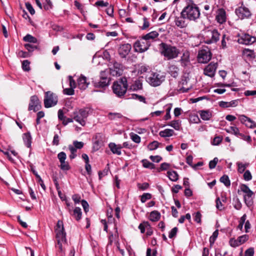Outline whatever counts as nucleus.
Returning <instances> with one entry per match:
<instances>
[{"instance_id":"nucleus-1","label":"nucleus","mask_w":256,"mask_h":256,"mask_svg":"<svg viewBox=\"0 0 256 256\" xmlns=\"http://www.w3.org/2000/svg\"><path fill=\"white\" fill-rule=\"evenodd\" d=\"M160 54L168 60L177 58L180 53L179 50L176 46L164 42L160 44Z\"/></svg>"},{"instance_id":"nucleus-2","label":"nucleus","mask_w":256,"mask_h":256,"mask_svg":"<svg viewBox=\"0 0 256 256\" xmlns=\"http://www.w3.org/2000/svg\"><path fill=\"white\" fill-rule=\"evenodd\" d=\"M181 14L190 20H195L200 17V12L195 4H188L182 10Z\"/></svg>"},{"instance_id":"nucleus-3","label":"nucleus","mask_w":256,"mask_h":256,"mask_svg":"<svg viewBox=\"0 0 256 256\" xmlns=\"http://www.w3.org/2000/svg\"><path fill=\"white\" fill-rule=\"evenodd\" d=\"M128 82L126 77H122L118 81L114 82L112 86L114 92L118 96H124L128 89Z\"/></svg>"},{"instance_id":"nucleus-4","label":"nucleus","mask_w":256,"mask_h":256,"mask_svg":"<svg viewBox=\"0 0 256 256\" xmlns=\"http://www.w3.org/2000/svg\"><path fill=\"white\" fill-rule=\"evenodd\" d=\"M89 114V110L88 108H83L76 110L70 115L74 120L79 123L81 126L86 124V120Z\"/></svg>"},{"instance_id":"nucleus-5","label":"nucleus","mask_w":256,"mask_h":256,"mask_svg":"<svg viewBox=\"0 0 256 256\" xmlns=\"http://www.w3.org/2000/svg\"><path fill=\"white\" fill-rule=\"evenodd\" d=\"M220 34L216 30H208L206 32L204 38L205 43L211 44L216 43L220 40Z\"/></svg>"},{"instance_id":"nucleus-6","label":"nucleus","mask_w":256,"mask_h":256,"mask_svg":"<svg viewBox=\"0 0 256 256\" xmlns=\"http://www.w3.org/2000/svg\"><path fill=\"white\" fill-rule=\"evenodd\" d=\"M165 80V76L159 72H152L148 78V82L153 86H160Z\"/></svg>"},{"instance_id":"nucleus-7","label":"nucleus","mask_w":256,"mask_h":256,"mask_svg":"<svg viewBox=\"0 0 256 256\" xmlns=\"http://www.w3.org/2000/svg\"><path fill=\"white\" fill-rule=\"evenodd\" d=\"M150 46V42L146 40L143 37H142L140 40H138L134 42V48L136 52L142 53L146 51L149 48Z\"/></svg>"},{"instance_id":"nucleus-8","label":"nucleus","mask_w":256,"mask_h":256,"mask_svg":"<svg viewBox=\"0 0 256 256\" xmlns=\"http://www.w3.org/2000/svg\"><path fill=\"white\" fill-rule=\"evenodd\" d=\"M58 102V96L50 91L45 93L44 105L46 108L54 106Z\"/></svg>"},{"instance_id":"nucleus-9","label":"nucleus","mask_w":256,"mask_h":256,"mask_svg":"<svg viewBox=\"0 0 256 256\" xmlns=\"http://www.w3.org/2000/svg\"><path fill=\"white\" fill-rule=\"evenodd\" d=\"M240 188L241 191L245 194L244 196L245 204L247 206H250L253 204L252 196L254 194V192L246 184H242Z\"/></svg>"},{"instance_id":"nucleus-10","label":"nucleus","mask_w":256,"mask_h":256,"mask_svg":"<svg viewBox=\"0 0 256 256\" xmlns=\"http://www.w3.org/2000/svg\"><path fill=\"white\" fill-rule=\"evenodd\" d=\"M211 58L212 54L209 50H202L198 52V60L200 63H206Z\"/></svg>"},{"instance_id":"nucleus-11","label":"nucleus","mask_w":256,"mask_h":256,"mask_svg":"<svg viewBox=\"0 0 256 256\" xmlns=\"http://www.w3.org/2000/svg\"><path fill=\"white\" fill-rule=\"evenodd\" d=\"M58 158L60 162V168L62 170H68L70 168L68 162L66 161V155L64 152H62L58 154Z\"/></svg>"},{"instance_id":"nucleus-12","label":"nucleus","mask_w":256,"mask_h":256,"mask_svg":"<svg viewBox=\"0 0 256 256\" xmlns=\"http://www.w3.org/2000/svg\"><path fill=\"white\" fill-rule=\"evenodd\" d=\"M238 42L240 44L246 45L252 44L256 42V37L252 36L248 34H242L238 39Z\"/></svg>"},{"instance_id":"nucleus-13","label":"nucleus","mask_w":256,"mask_h":256,"mask_svg":"<svg viewBox=\"0 0 256 256\" xmlns=\"http://www.w3.org/2000/svg\"><path fill=\"white\" fill-rule=\"evenodd\" d=\"M109 69L110 73L112 76H120L122 74V66L117 62H114Z\"/></svg>"},{"instance_id":"nucleus-14","label":"nucleus","mask_w":256,"mask_h":256,"mask_svg":"<svg viewBox=\"0 0 256 256\" xmlns=\"http://www.w3.org/2000/svg\"><path fill=\"white\" fill-rule=\"evenodd\" d=\"M236 16L240 19L248 18L251 16V13L248 8L245 6H240L235 10Z\"/></svg>"},{"instance_id":"nucleus-15","label":"nucleus","mask_w":256,"mask_h":256,"mask_svg":"<svg viewBox=\"0 0 256 256\" xmlns=\"http://www.w3.org/2000/svg\"><path fill=\"white\" fill-rule=\"evenodd\" d=\"M106 72L100 73V80L98 82H94V85L97 88H104L109 84L110 80L105 76Z\"/></svg>"},{"instance_id":"nucleus-16","label":"nucleus","mask_w":256,"mask_h":256,"mask_svg":"<svg viewBox=\"0 0 256 256\" xmlns=\"http://www.w3.org/2000/svg\"><path fill=\"white\" fill-rule=\"evenodd\" d=\"M41 108L40 102L36 96H33L30 98L28 110H33L34 112L38 110Z\"/></svg>"},{"instance_id":"nucleus-17","label":"nucleus","mask_w":256,"mask_h":256,"mask_svg":"<svg viewBox=\"0 0 256 256\" xmlns=\"http://www.w3.org/2000/svg\"><path fill=\"white\" fill-rule=\"evenodd\" d=\"M217 66V63L210 62L204 68V74L211 78L214 76Z\"/></svg>"},{"instance_id":"nucleus-18","label":"nucleus","mask_w":256,"mask_h":256,"mask_svg":"<svg viewBox=\"0 0 256 256\" xmlns=\"http://www.w3.org/2000/svg\"><path fill=\"white\" fill-rule=\"evenodd\" d=\"M131 48V45L129 44H122L118 48V54L121 58H125L130 53Z\"/></svg>"},{"instance_id":"nucleus-19","label":"nucleus","mask_w":256,"mask_h":256,"mask_svg":"<svg viewBox=\"0 0 256 256\" xmlns=\"http://www.w3.org/2000/svg\"><path fill=\"white\" fill-rule=\"evenodd\" d=\"M77 84L78 88L81 90H84L90 84V82L88 81L87 78L83 75H81L77 80Z\"/></svg>"},{"instance_id":"nucleus-20","label":"nucleus","mask_w":256,"mask_h":256,"mask_svg":"<svg viewBox=\"0 0 256 256\" xmlns=\"http://www.w3.org/2000/svg\"><path fill=\"white\" fill-rule=\"evenodd\" d=\"M226 12L224 9L220 8L217 11V14L216 17V21L220 24H222L226 21Z\"/></svg>"},{"instance_id":"nucleus-21","label":"nucleus","mask_w":256,"mask_h":256,"mask_svg":"<svg viewBox=\"0 0 256 256\" xmlns=\"http://www.w3.org/2000/svg\"><path fill=\"white\" fill-rule=\"evenodd\" d=\"M55 232L56 234V237L66 236V234L64 230V224L62 221L58 220L55 228Z\"/></svg>"},{"instance_id":"nucleus-22","label":"nucleus","mask_w":256,"mask_h":256,"mask_svg":"<svg viewBox=\"0 0 256 256\" xmlns=\"http://www.w3.org/2000/svg\"><path fill=\"white\" fill-rule=\"evenodd\" d=\"M108 146L113 154H116L118 155L121 154V149L122 148V145H117L114 143L111 142L109 144Z\"/></svg>"},{"instance_id":"nucleus-23","label":"nucleus","mask_w":256,"mask_h":256,"mask_svg":"<svg viewBox=\"0 0 256 256\" xmlns=\"http://www.w3.org/2000/svg\"><path fill=\"white\" fill-rule=\"evenodd\" d=\"M179 69L178 67L174 64H170L168 68V72L174 78L178 76V74Z\"/></svg>"},{"instance_id":"nucleus-24","label":"nucleus","mask_w":256,"mask_h":256,"mask_svg":"<svg viewBox=\"0 0 256 256\" xmlns=\"http://www.w3.org/2000/svg\"><path fill=\"white\" fill-rule=\"evenodd\" d=\"M186 18H184L180 14V16H176L174 19V22L176 26L180 28H184L186 26V24L184 19Z\"/></svg>"},{"instance_id":"nucleus-25","label":"nucleus","mask_w":256,"mask_h":256,"mask_svg":"<svg viewBox=\"0 0 256 256\" xmlns=\"http://www.w3.org/2000/svg\"><path fill=\"white\" fill-rule=\"evenodd\" d=\"M180 62L182 66H186L190 62V53L188 51L184 52L180 58Z\"/></svg>"},{"instance_id":"nucleus-26","label":"nucleus","mask_w":256,"mask_h":256,"mask_svg":"<svg viewBox=\"0 0 256 256\" xmlns=\"http://www.w3.org/2000/svg\"><path fill=\"white\" fill-rule=\"evenodd\" d=\"M159 35V34L156 31H152L151 32L144 36H143L142 37L144 39H145L147 41H149V40H154L156 38H158Z\"/></svg>"},{"instance_id":"nucleus-27","label":"nucleus","mask_w":256,"mask_h":256,"mask_svg":"<svg viewBox=\"0 0 256 256\" xmlns=\"http://www.w3.org/2000/svg\"><path fill=\"white\" fill-rule=\"evenodd\" d=\"M57 241L56 246L58 248L60 252H62V244L66 242V236H62L60 237H56Z\"/></svg>"},{"instance_id":"nucleus-28","label":"nucleus","mask_w":256,"mask_h":256,"mask_svg":"<svg viewBox=\"0 0 256 256\" xmlns=\"http://www.w3.org/2000/svg\"><path fill=\"white\" fill-rule=\"evenodd\" d=\"M160 218V213L157 210L152 212L150 215V220L152 222H157Z\"/></svg>"},{"instance_id":"nucleus-29","label":"nucleus","mask_w":256,"mask_h":256,"mask_svg":"<svg viewBox=\"0 0 256 256\" xmlns=\"http://www.w3.org/2000/svg\"><path fill=\"white\" fill-rule=\"evenodd\" d=\"M201 118L204 120H208L212 116V112L208 110H202L200 112Z\"/></svg>"},{"instance_id":"nucleus-30","label":"nucleus","mask_w":256,"mask_h":256,"mask_svg":"<svg viewBox=\"0 0 256 256\" xmlns=\"http://www.w3.org/2000/svg\"><path fill=\"white\" fill-rule=\"evenodd\" d=\"M174 131L172 129H166L160 132L159 134L162 137H170L173 135Z\"/></svg>"},{"instance_id":"nucleus-31","label":"nucleus","mask_w":256,"mask_h":256,"mask_svg":"<svg viewBox=\"0 0 256 256\" xmlns=\"http://www.w3.org/2000/svg\"><path fill=\"white\" fill-rule=\"evenodd\" d=\"M142 84L140 80H136L134 84L131 86L130 89L133 90H138L142 89Z\"/></svg>"},{"instance_id":"nucleus-32","label":"nucleus","mask_w":256,"mask_h":256,"mask_svg":"<svg viewBox=\"0 0 256 256\" xmlns=\"http://www.w3.org/2000/svg\"><path fill=\"white\" fill-rule=\"evenodd\" d=\"M168 176L170 180L173 182H176L178 178V173L174 170L168 172Z\"/></svg>"},{"instance_id":"nucleus-33","label":"nucleus","mask_w":256,"mask_h":256,"mask_svg":"<svg viewBox=\"0 0 256 256\" xmlns=\"http://www.w3.org/2000/svg\"><path fill=\"white\" fill-rule=\"evenodd\" d=\"M82 214L81 209L78 207H76L74 210L72 215L76 220H79L82 218Z\"/></svg>"},{"instance_id":"nucleus-34","label":"nucleus","mask_w":256,"mask_h":256,"mask_svg":"<svg viewBox=\"0 0 256 256\" xmlns=\"http://www.w3.org/2000/svg\"><path fill=\"white\" fill-rule=\"evenodd\" d=\"M181 122L179 120H174L170 122L168 126H170L176 130H179L180 127Z\"/></svg>"},{"instance_id":"nucleus-35","label":"nucleus","mask_w":256,"mask_h":256,"mask_svg":"<svg viewBox=\"0 0 256 256\" xmlns=\"http://www.w3.org/2000/svg\"><path fill=\"white\" fill-rule=\"evenodd\" d=\"M24 40L26 42H30V43H34V44H36L38 43V40L36 38L32 36V35L30 34H26L24 38Z\"/></svg>"},{"instance_id":"nucleus-36","label":"nucleus","mask_w":256,"mask_h":256,"mask_svg":"<svg viewBox=\"0 0 256 256\" xmlns=\"http://www.w3.org/2000/svg\"><path fill=\"white\" fill-rule=\"evenodd\" d=\"M141 162L142 164V166L145 168L151 170L155 168L154 164L146 159L142 160Z\"/></svg>"},{"instance_id":"nucleus-37","label":"nucleus","mask_w":256,"mask_h":256,"mask_svg":"<svg viewBox=\"0 0 256 256\" xmlns=\"http://www.w3.org/2000/svg\"><path fill=\"white\" fill-rule=\"evenodd\" d=\"M23 139L26 146L29 148L31 145V136L29 134H24Z\"/></svg>"},{"instance_id":"nucleus-38","label":"nucleus","mask_w":256,"mask_h":256,"mask_svg":"<svg viewBox=\"0 0 256 256\" xmlns=\"http://www.w3.org/2000/svg\"><path fill=\"white\" fill-rule=\"evenodd\" d=\"M236 164L238 166V172L241 174L244 172L245 169L249 164L248 163L242 164L240 162H237Z\"/></svg>"},{"instance_id":"nucleus-39","label":"nucleus","mask_w":256,"mask_h":256,"mask_svg":"<svg viewBox=\"0 0 256 256\" xmlns=\"http://www.w3.org/2000/svg\"><path fill=\"white\" fill-rule=\"evenodd\" d=\"M220 182L223 183L226 186H229L230 185V182L228 176L224 175L222 176L220 178Z\"/></svg>"},{"instance_id":"nucleus-40","label":"nucleus","mask_w":256,"mask_h":256,"mask_svg":"<svg viewBox=\"0 0 256 256\" xmlns=\"http://www.w3.org/2000/svg\"><path fill=\"white\" fill-rule=\"evenodd\" d=\"M68 149L70 152V159H74L76 156V152L77 150L74 146L72 145H70L68 146Z\"/></svg>"},{"instance_id":"nucleus-41","label":"nucleus","mask_w":256,"mask_h":256,"mask_svg":"<svg viewBox=\"0 0 256 256\" xmlns=\"http://www.w3.org/2000/svg\"><path fill=\"white\" fill-rule=\"evenodd\" d=\"M44 8L46 10H48L52 8V4L50 0H45L43 4Z\"/></svg>"},{"instance_id":"nucleus-42","label":"nucleus","mask_w":256,"mask_h":256,"mask_svg":"<svg viewBox=\"0 0 256 256\" xmlns=\"http://www.w3.org/2000/svg\"><path fill=\"white\" fill-rule=\"evenodd\" d=\"M243 54L246 57L248 58H254V51L249 49H245L243 51Z\"/></svg>"},{"instance_id":"nucleus-43","label":"nucleus","mask_w":256,"mask_h":256,"mask_svg":"<svg viewBox=\"0 0 256 256\" xmlns=\"http://www.w3.org/2000/svg\"><path fill=\"white\" fill-rule=\"evenodd\" d=\"M131 98L134 100H137L140 102H143L144 103L146 102L145 98L142 96H139L137 94H132Z\"/></svg>"},{"instance_id":"nucleus-44","label":"nucleus","mask_w":256,"mask_h":256,"mask_svg":"<svg viewBox=\"0 0 256 256\" xmlns=\"http://www.w3.org/2000/svg\"><path fill=\"white\" fill-rule=\"evenodd\" d=\"M131 139L136 143L139 144L140 142V138L137 134L134 133L130 134Z\"/></svg>"},{"instance_id":"nucleus-45","label":"nucleus","mask_w":256,"mask_h":256,"mask_svg":"<svg viewBox=\"0 0 256 256\" xmlns=\"http://www.w3.org/2000/svg\"><path fill=\"white\" fill-rule=\"evenodd\" d=\"M159 145V143L157 141H154L150 143L148 146V148L150 150H153L156 149Z\"/></svg>"},{"instance_id":"nucleus-46","label":"nucleus","mask_w":256,"mask_h":256,"mask_svg":"<svg viewBox=\"0 0 256 256\" xmlns=\"http://www.w3.org/2000/svg\"><path fill=\"white\" fill-rule=\"evenodd\" d=\"M30 62L28 60H24L22 64V68L24 71L28 72L30 70Z\"/></svg>"},{"instance_id":"nucleus-47","label":"nucleus","mask_w":256,"mask_h":256,"mask_svg":"<svg viewBox=\"0 0 256 256\" xmlns=\"http://www.w3.org/2000/svg\"><path fill=\"white\" fill-rule=\"evenodd\" d=\"M238 242L240 245L245 242L248 239V236L247 234H244L238 238Z\"/></svg>"},{"instance_id":"nucleus-48","label":"nucleus","mask_w":256,"mask_h":256,"mask_svg":"<svg viewBox=\"0 0 256 256\" xmlns=\"http://www.w3.org/2000/svg\"><path fill=\"white\" fill-rule=\"evenodd\" d=\"M152 195L149 193H144L142 196L140 198V201L144 203L147 200L150 199Z\"/></svg>"},{"instance_id":"nucleus-49","label":"nucleus","mask_w":256,"mask_h":256,"mask_svg":"<svg viewBox=\"0 0 256 256\" xmlns=\"http://www.w3.org/2000/svg\"><path fill=\"white\" fill-rule=\"evenodd\" d=\"M246 124V126L249 128H256V123L251 120L250 118H248Z\"/></svg>"},{"instance_id":"nucleus-50","label":"nucleus","mask_w":256,"mask_h":256,"mask_svg":"<svg viewBox=\"0 0 256 256\" xmlns=\"http://www.w3.org/2000/svg\"><path fill=\"white\" fill-rule=\"evenodd\" d=\"M108 118L110 120H114L116 118H122V116L120 113H112L110 112L108 114Z\"/></svg>"},{"instance_id":"nucleus-51","label":"nucleus","mask_w":256,"mask_h":256,"mask_svg":"<svg viewBox=\"0 0 256 256\" xmlns=\"http://www.w3.org/2000/svg\"><path fill=\"white\" fill-rule=\"evenodd\" d=\"M218 234V230H216L210 238V244H214L217 238Z\"/></svg>"},{"instance_id":"nucleus-52","label":"nucleus","mask_w":256,"mask_h":256,"mask_svg":"<svg viewBox=\"0 0 256 256\" xmlns=\"http://www.w3.org/2000/svg\"><path fill=\"white\" fill-rule=\"evenodd\" d=\"M171 106L172 104H170V105L166 106L167 108H166V114L164 116V119L165 120H168L170 118L171 116L170 114V112L171 110Z\"/></svg>"},{"instance_id":"nucleus-53","label":"nucleus","mask_w":256,"mask_h":256,"mask_svg":"<svg viewBox=\"0 0 256 256\" xmlns=\"http://www.w3.org/2000/svg\"><path fill=\"white\" fill-rule=\"evenodd\" d=\"M218 161V158H214L213 160H210L209 162V168L210 169L214 168Z\"/></svg>"},{"instance_id":"nucleus-54","label":"nucleus","mask_w":256,"mask_h":256,"mask_svg":"<svg viewBox=\"0 0 256 256\" xmlns=\"http://www.w3.org/2000/svg\"><path fill=\"white\" fill-rule=\"evenodd\" d=\"M229 38L228 36H226V34H224L222 36V46L223 48H224L226 47V43L228 41Z\"/></svg>"},{"instance_id":"nucleus-55","label":"nucleus","mask_w":256,"mask_h":256,"mask_svg":"<svg viewBox=\"0 0 256 256\" xmlns=\"http://www.w3.org/2000/svg\"><path fill=\"white\" fill-rule=\"evenodd\" d=\"M64 94L72 96L74 94V90L72 88H66L63 90Z\"/></svg>"},{"instance_id":"nucleus-56","label":"nucleus","mask_w":256,"mask_h":256,"mask_svg":"<svg viewBox=\"0 0 256 256\" xmlns=\"http://www.w3.org/2000/svg\"><path fill=\"white\" fill-rule=\"evenodd\" d=\"M229 243L230 246L232 247H236L240 246L239 242H238V239L235 240L234 238H230Z\"/></svg>"},{"instance_id":"nucleus-57","label":"nucleus","mask_w":256,"mask_h":256,"mask_svg":"<svg viewBox=\"0 0 256 256\" xmlns=\"http://www.w3.org/2000/svg\"><path fill=\"white\" fill-rule=\"evenodd\" d=\"M109 5V4L108 2H104L103 0H100L96 2L94 6H102V7H106Z\"/></svg>"},{"instance_id":"nucleus-58","label":"nucleus","mask_w":256,"mask_h":256,"mask_svg":"<svg viewBox=\"0 0 256 256\" xmlns=\"http://www.w3.org/2000/svg\"><path fill=\"white\" fill-rule=\"evenodd\" d=\"M138 187L139 189L144 190H146L149 187V184L147 182H144L142 184H138Z\"/></svg>"},{"instance_id":"nucleus-59","label":"nucleus","mask_w":256,"mask_h":256,"mask_svg":"<svg viewBox=\"0 0 256 256\" xmlns=\"http://www.w3.org/2000/svg\"><path fill=\"white\" fill-rule=\"evenodd\" d=\"M178 231V228L176 227H174L173 228L169 233L168 237L170 238H173L176 234V233Z\"/></svg>"},{"instance_id":"nucleus-60","label":"nucleus","mask_w":256,"mask_h":256,"mask_svg":"<svg viewBox=\"0 0 256 256\" xmlns=\"http://www.w3.org/2000/svg\"><path fill=\"white\" fill-rule=\"evenodd\" d=\"M244 178L246 180H250L252 178V174L248 170H246L244 174Z\"/></svg>"},{"instance_id":"nucleus-61","label":"nucleus","mask_w":256,"mask_h":256,"mask_svg":"<svg viewBox=\"0 0 256 256\" xmlns=\"http://www.w3.org/2000/svg\"><path fill=\"white\" fill-rule=\"evenodd\" d=\"M24 47L28 52H32L34 49L37 48V46L30 44H26Z\"/></svg>"},{"instance_id":"nucleus-62","label":"nucleus","mask_w":256,"mask_h":256,"mask_svg":"<svg viewBox=\"0 0 256 256\" xmlns=\"http://www.w3.org/2000/svg\"><path fill=\"white\" fill-rule=\"evenodd\" d=\"M26 6L31 14L32 15L35 13V10L30 3L26 2Z\"/></svg>"},{"instance_id":"nucleus-63","label":"nucleus","mask_w":256,"mask_h":256,"mask_svg":"<svg viewBox=\"0 0 256 256\" xmlns=\"http://www.w3.org/2000/svg\"><path fill=\"white\" fill-rule=\"evenodd\" d=\"M170 164L166 163V162H164L160 164V169L158 170V172H160L161 170H165L168 169L170 167Z\"/></svg>"},{"instance_id":"nucleus-64","label":"nucleus","mask_w":256,"mask_h":256,"mask_svg":"<svg viewBox=\"0 0 256 256\" xmlns=\"http://www.w3.org/2000/svg\"><path fill=\"white\" fill-rule=\"evenodd\" d=\"M254 249L253 248H250L245 252V256H254Z\"/></svg>"}]
</instances>
